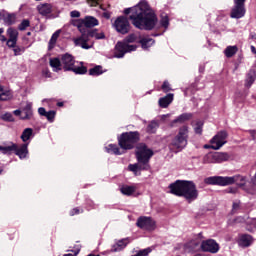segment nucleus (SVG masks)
Here are the masks:
<instances>
[{"mask_svg":"<svg viewBox=\"0 0 256 256\" xmlns=\"http://www.w3.org/2000/svg\"><path fill=\"white\" fill-rule=\"evenodd\" d=\"M125 15H129L132 24L137 29H145L146 31H151L157 24V16L155 12L152 11L149 4L145 1L140 2L133 8H127L124 10Z\"/></svg>","mask_w":256,"mask_h":256,"instance_id":"1","label":"nucleus"},{"mask_svg":"<svg viewBox=\"0 0 256 256\" xmlns=\"http://www.w3.org/2000/svg\"><path fill=\"white\" fill-rule=\"evenodd\" d=\"M170 193L177 197H184L188 203H193L199 198V190L193 181L177 180L169 185Z\"/></svg>","mask_w":256,"mask_h":256,"instance_id":"2","label":"nucleus"},{"mask_svg":"<svg viewBox=\"0 0 256 256\" xmlns=\"http://www.w3.org/2000/svg\"><path fill=\"white\" fill-rule=\"evenodd\" d=\"M204 183L206 185H219L220 187H227V185H233V183H237L238 187L247 186V178L244 176H210L204 179Z\"/></svg>","mask_w":256,"mask_h":256,"instance_id":"3","label":"nucleus"},{"mask_svg":"<svg viewBox=\"0 0 256 256\" xmlns=\"http://www.w3.org/2000/svg\"><path fill=\"white\" fill-rule=\"evenodd\" d=\"M89 37L97 40L105 39V33L97 29L89 30L87 33L82 32L80 37L74 39V43L82 49H91L93 47V42H89Z\"/></svg>","mask_w":256,"mask_h":256,"instance_id":"4","label":"nucleus"},{"mask_svg":"<svg viewBox=\"0 0 256 256\" xmlns=\"http://www.w3.org/2000/svg\"><path fill=\"white\" fill-rule=\"evenodd\" d=\"M136 41L137 34H130L123 40V42H117L115 47V57H117V59H121L122 57H125V53H131V51H135L137 46L129 45V43H136Z\"/></svg>","mask_w":256,"mask_h":256,"instance_id":"5","label":"nucleus"},{"mask_svg":"<svg viewBox=\"0 0 256 256\" xmlns=\"http://www.w3.org/2000/svg\"><path fill=\"white\" fill-rule=\"evenodd\" d=\"M189 139V127L182 126L179 128L178 134L170 143V149L176 151H183L187 147V140Z\"/></svg>","mask_w":256,"mask_h":256,"instance_id":"6","label":"nucleus"},{"mask_svg":"<svg viewBox=\"0 0 256 256\" xmlns=\"http://www.w3.org/2000/svg\"><path fill=\"white\" fill-rule=\"evenodd\" d=\"M61 63L64 71H73L76 75H85L87 73V67L76 66L75 58L69 53L61 55Z\"/></svg>","mask_w":256,"mask_h":256,"instance_id":"7","label":"nucleus"},{"mask_svg":"<svg viewBox=\"0 0 256 256\" xmlns=\"http://www.w3.org/2000/svg\"><path fill=\"white\" fill-rule=\"evenodd\" d=\"M7 35L9 39L6 42L7 47H10L14 51V55H23L25 53V47L17 46V39H19V32L15 28H8Z\"/></svg>","mask_w":256,"mask_h":256,"instance_id":"8","label":"nucleus"},{"mask_svg":"<svg viewBox=\"0 0 256 256\" xmlns=\"http://www.w3.org/2000/svg\"><path fill=\"white\" fill-rule=\"evenodd\" d=\"M137 141H139V132H126L118 139L119 146L125 150L133 149Z\"/></svg>","mask_w":256,"mask_h":256,"instance_id":"9","label":"nucleus"},{"mask_svg":"<svg viewBox=\"0 0 256 256\" xmlns=\"http://www.w3.org/2000/svg\"><path fill=\"white\" fill-rule=\"evenodd\" d=\"M153 157V150L147 147L146 144H138L136 147V158L138 163L149 165L150 159Z\"/></svg>","mask_w":256,"mask_h":256,"instance_id":"10","label":"nucleus"},{"mask_svg":"<svg viewBox=\"0 0 256 256\" xmlns=\"http://www.w3.org/2000/svg\"><path fill=\"white\" fill-rule=\"evenodd\" d=\"M231 156L227 152H214L206 154L203 159L202 163L204 165H209L211 163H223L225 161H229Z\"/></svg>","mask_w":256,"mask_h":256,"instance_id":"11","label":"nucleus"},{"mask_svg":"<svg viewBox=\"0 0 256 256\" xmlns=\"http://www.w3.org/2000/svg\"><path fill=\"white\" fill-rule=\"evenodd\" d=\"M114 29H116L117 33L121 35H127L129 31H131V24H129V19L125 16L118 17L113 23Z\"/></svg>","mask_w":256,"mask_h":256,"instance_id":"12","label":"nucleus"},{"mask_svg":"<svg viewBox=\"0 0 256 256\" xmlns=\"http://www.w3.org/2000/svg\"><path fill=\"white\" fill-rule=\"evenodd\" d=\"M211 143V149H214V151H218V149H221L225 143H227V132L220 131L218 132L210 141Z\"/></svg>","mask_w":256,"mask_h":256,"instance_id":"13","label":"nucleus"},{"mask_svg":"<svg viewBox=\"0 0 256 256\" xmlns=\"http://www.w3.org/2000/svg\"><path fill=\"white\" fill-rule=\"evenodd\" d=\"M136 225L140 229H145L146 231H155L156 228L155 222L151 219V217L147 216L139 217Z\"/></svg>","mask_w":256,"mask_h":256,"instance_id":"14","label":"nucleus"},{"mask_svg":"<svg viewBox=\"0 0 256 256\" xmlns=\"http://www.w3.org/2000/svg\"><path fill=\"white\" fill-rule=\"evenodd\" d=\"M200 246H201L202 250H204L208 253H218L219 252V244L213 239H208V240L202 241Z\"/></svg>","mask_w":256,"mask_h":256,"instance_id":"15","label":"nucleus"},{"mask_svg":"<svg viewBox=\"0 0 256 256\" xmlns=\"http://www.w3.org/2000/svg\"><path fill=\"white\" fill-rule=\"evenodd\" d=\"M245 5L244 4H234V7L231 10L230 17L231 19H241L245 17Z\"/></svg>","mask_w":256,"mask_h":256,"instance_id":"16","label":"nucleus"},{"mask_svg":"<svg viewBox=\"0 0 256 256\" xmlns=\"http://www.w3.org/2000/svg\"><path fill=\"white\" fill-rule=\"evenodd\" d=\"M239 247H251L253 245V237L249 234L241 235L238 239Z\"/></svg>","mask_w":256,"mask_h":256,"instance_id":"17","label":"nucleus"},{"mask_svg":"<svg viewBox=\"0 0 256 256\" xmlns=\"http://www.w3.org/2000/svg\"><path fill=\"white\" fill-rule=\"evenodd\" d=\"M128 169L137 175L138 171H149L151 166L149 164H141L138 162V164H130Z\"/></svg>","mask_w":256,"mask_h":256,"instance_id":"18","label":"nucleus"},{"mask_svg":"<svg viewBox=\"0 0 256 256\" xmlns=\"http://www.w3.org/2000/svg\"><path fill=\"white\" fill-rule=\"evenodd\" d=\"M33 104L28 102L26 103L25 107L22 109V116L21 119H31L33 117Z\"/></svg>","mask_w":256,"mask_h":256,"instance_id":"19","label":"nucleus"},{"mask_svg":"<svg viewBox=\"0 0 256 256\" xmlns=\"http://www.w3.org/2000/svg\"><path fill=\"white\" fill-rule=\"evenodd\" d=\"M171 103H173V94H167L158 101V104L162 109H167Z\"/></svg>","mask_w":256,"mask_h":256,"instance_id":"20","label":"nucleus"},{"mask_svg":"<svg viewBox=\"0 0 256 256\" xmlns=\"http://www.w3.org/2000/svg\"><path fill=\"white\" fill-rule=\"evenodd\" d=\"M82 23L83 25H85V27H88V28L97 27V25H99V20H97V18L93 16H86L82 20Z\"/></svg>","mask_w":256,"mask_h":256,"instance_id":"21","label":"nucleus"},{"mask_svg":"<svg viewBox=\"0 0 256 256\" xmlns=\"http://www.w3.org/2000/svg\"><path fill=\"white\" fill-rule=\"evenodd\" d=\"M11 99H13V92L0 85V101H9Z\"/></svg>","mask_w":256,"mask_h":256,"instance_id":"22","label":"nucleus"},{"mask_svg":"<svg viewBox=\"0 0 256 256\" xmlns=\"http://www.w3.org/2000/svg\"><path fill=\"white\" fill-rule=\"evenodd\" d=\"M13 151H15L16 155H18V157H20L21 159H25V157H27L29 153V150H27V144H23L19 148L16 145V149H14Z\"/></svg>","mask_w":256,"mask_h":256,"instance_id":"23","label":"nucleus"},{"mask_svg":"<svg viewBox=\"0 0 256 256\" xmlns=\"http://www.w3.org/2000/svg\"><path fill=\"white\" fill-rule=\"evenodd\" d=\"M50 67H52L53 71H56V73H58V71H61V69H63V64L61 62V59L51 58Z\"/></svg>","mask_w":256,"mask_h":256,"instance_id":"24","label":"nucleus"},{"mask_svg":"<svg viewBox=\"0 0 256 256\" xmlns=\"http://www.w3.org/2000/svg\"><path fill=\"white\" fill-rule=\"evenodd\" d=\"M61 36V30H57L52 36L51 39L49 40L48 44V49L51 51V49L55 48V45L57 43V39Z\"/></svg>","mask_w":256,"mask_h":256,"instance_id":"25","label":"nucleus"},{"mask_svg":"<svg viewBox=\"0 0 256 256\" xmlns=\"http://www.w3.org/2000/svg\"><path fill=\"white\" fill-rule=\"evenodd\" d=\"M128 243H129V240H127V239L120 240L117 243V246L112 247V251L114 253H117V251H123V249H125L127 247Z\"/></svg>","mask_w":256,"mask_h":256,"instance_id":"26","label":"nucleus"},{"mask_svg":"<svg viewBox=\"0 0 256 256\" xmlns=\"http://www.w3.org/2000/svg\"><path fill=\"white\" fill-rule=\"evenodd\" d=\"M15 149H17V144H12L10 146H0V153L3 155H11Z\"/></svg>","mask_w":256,"mask_h":256,"instance_id":"27","label":"nucleus"},{"mask_svg":"<svg viewBox=\"0 0 256 256\" xmlns=\"http://www.w3.org/2000/svg\"><path fill=\"white\" fill-rule=\"evenodd\" d=\"M255 78H256L255 70H250L246 78L245 86L251 87L253 83H255Z\"/></svg>","mask_w":256,"mask_h":256,"instance_id":"28","label":"nucleus"},{"mask_svg":"<svg viewBox=\"0 0 256 256\" xmlns=\"http://www.w3.org/2000/svg\"><path fill=\"white\" fill-rule=\"evenodd\" d=\"M37 10L40 13V15H49V13H51V5L49 4L38 5Z\"/></svg>","mask_w":256,"mask_h":256,"instance_id":"29","label":"nucleus"},{"mask_svg":"<svg viewBox=\"0 0 256 256\" xmlns=\"http://www.w3.org/2000/svg\"><path fill=\"white\" fill-rule=\"evenodd\" d=\"M237 51H239V48H237V46H228L224 50V55H226V57L228 58H231L233 57V55L237 54Z\"/></svg>","mask_w":256,"mask_h":256,"instance_id":"30","label":"nucleus"},{"mask_svg":"<svg viewBox=\"0 0 256 256\" xmlns=\"http://www.w3.org/2000/svg\"><path fill=\"white\" fill-rule=\"evenodd\" d=\"M31 137H33V129L32 128L24 129L21 135L22 141L26 143V141H29V139H31Z\"/></svg>","mask_w":256,"mask_h":256,"instance_id":"31","label":"nucleus"},{"mask_svg":"<svg viewBox=\"0 0 256 256\" xmlns=\"http://www.w3.org/2000/svg\"><path fill=\"white\" fill-rule=\"evenodd\" d=\"M135 191H137V187H135V186H123L121 188V193L123 195H127L128 197L133 195V193H135Z\"/></svg>","mask_w":256,"mask_h":256,"instance_id":"32","label":"nucleus"},{"mask_svg":"<svg viewBox=\"0 0 256 256\" xmlns=\"http://www.w3.org/2000/svg\"><path fill=\"white\" fill-rule=\"evenodd\" d=\"M139 43H141L142 49H149V47L155 43V40L152 38H143L139 41Z\"/></svg>","mask_w":256,"mask_h":256,"instance_id":"33","label":"nucleus"},{"mask_svg":"<svg viewBox=\"0 0 256 256\" xmlns=\"http://www.w3.org/2000/svg\"><path fill=\"white\" fill-rule=\"evenodd\" d=\"M191 117V114L184 113L178 116L175 120H173L172 123H185V121H189Z\"/></svg>","mask_w":256,"mask_h":256,"instance_id":"34","label":"nucleus"},{"mask_svg":"<svg viewBox=\"0 0 256 256\" xmlns=\"http://www.w3.org/2000/svg\"><path fill=\"white\" fill-rule=\"evenodd\" d=\"M159 128V123L157 121H151L147 126L148 133H155Z\"/></svg>","mask_w":256,"mask_h":256,"instance_id":"35","label":"nucleus"},{"mask_svg":"<svg viewBox=\"0 0 256 256\" xmlns=\"http://www.w3.org/2000/svg\"><path fill=\"white\" fill-rule=\"evenodd\" d=\"M107 153H113L114 155H121V152L119 151V147L115 144H110L106 147Z\"/></svg>","mask_w":256,"mask_h":256,"instance_id":"36","label":"nucleus"},{"mask_svg":"<svg viewBox=\"0 0 256 256\" xmlns=\"http://www.w3.org/2000/svg\"><path fill=\"white\" fill-rule=\"evenodd\" d=\"M89 75L99 76L103 75V68L101 66H95L89 70Z\"/></svg>","mask_w":256,"mask_h":256,"instance_id":"37","label":"nucleus"},{"mask_svg":"<svg viewBox=\"0 0 256 256\" xmlns=\"http://www.w3.org/2000/svg\"><path fill=\"white\" fill-rule=\"evenodd\" d=\"M152 249L151 248H145L139 251H136V254L132 256H148L149 253H151Z\"/></svg>","mask_w":256,"mask_h":256,"instance_id":"38","label":"nucleus"},{"mask_svg":"<svg viewBox=\"0 0 256 256\" xmlns=\"http://www.w3.org/2000/svg\"><path fill=\"white\" fill-rule=\"evenodd\" d=\"M160 25L161 27H164V29H167V27H169V17L167 15L162 16Z\"/></svg>","mask_w":256,"mask_h":256,"instance_id":"39","label":"nucleus"},{"mask_svg":"<svg viewBox=\"0 0 256 256\" xmlns=\"http://www.w3.org/2000/svg\"><path fill=\"white\" fill-rule=\"evenodd\" d=\"M194 131L197 133V135H201V133H203V122H197L196 126L194 127Z\"/></svg>","mask_w":256,"mask_h":256,"instance_id":"40","label":"nucleus"},{"mask_svg":"<svg viewBox=\"0 0 256 256\" xmlns=\"http://www.w3.org/2000/svg\"><path fill=\"white\" fill-rule=\"evenodd\" d=\"M5 21L8 25H13L15 23V14H6Z\"/></svg>","mask_w":256,"mask_h":256,"instance_id":"41","label":"nucleus"},{"mask_svg":"<svg viewBox=\"0 0 256 256\" xmlns=\"http://www.w3.org/2000/svg\"><path fill=\"white\" fill-rule=\"evenodd\" d=\"M55 115H56V112L54 110H50L48 112H46V118L48 121H50V123H53V120L55 119Z\"/></svg>","mask_w":256,"mask_h":256,"instance_id":"42","label":"nucleus"},{"mask_svg":"<svg viewBox=\"0 0 256 256\" xmlns=\"http://www.w3.org/2000/svg\"><path fill=\"white\" fill-rule=\"evenodd\" d=\"M239 209H241V201L236 200L233 202V205H232V213H237Z\"/></svg>","mask_w":256,"mask_h":256,"instance_id":"43","label":"nucleus"},{"mask_svg":"<svg viewBox=\"0 0 256 256\" xmlns=\"http://www.w3.org/2000/svg\"><path fill=\"white\" fill-rule=\"evenodd\" d=\"M30 22L29 20H23L20 25L18 26L19 31H25V29H27V27H29Z\"/></svg>","mask_w":256,"mask_h":256,"instance_id":"44","label":"nucleus"},{"mask_svg":"<svg viewBox=\"0 0 256 256\" xmlns=\"http://www.w3.org/2000/svg\"><path fill=\"white\" fill-rule=\"evenodd\" d=\"M2 119L4 121H13V114L12 113H5L2 115Z\"/></svg>","mask_w":256,"mask_h":256,"instance_id":"45","label":"nucleus"},{"mask_svg":"<svg viewBox=\"0 0 256 256\" xmlns=\"http://www.w3.org/2000/svg\"><path fill=\"white\" fill-rule=\"evenodd\" d=\"M162 91H164V93H169V91H171V87H169V82L165 81L163 83Z\"/></svg>","mask_w":256,"mask_h":256,"instance_id":"46","label":"nucleus"},{"mask_svg":"<svg viewBox=\"0 0 256 256\" xmlns=\"http://www.w3.org/2000/svg\"><path fill=\"white\" fill-rule=\"evenodd\" d=\"M87 2L90 4V7H97L101 3V0H87Z\"/></svg>","mask_w":256,"mask_h":256,"instance_id":"47","label":"nucleus"},{"mask_svg":"<svg viewBox=\"0 0 256 256\" xmlns=\"http://www.w3.org/2000/svg\"><path fill=\"white\" fill-rule=\"evenodd\" d=\"M4 32L5 30L3 28H0V41H2V43H5V41H7V38L3 36Z\"/></svg>","mask_w":256,"mask_h":256,"instance_id":"48","label":"nucleus"},{"mask_svg":"<svg viewBox=\"0 0 256 256\" xmlns=\"http://www.w3.org/2000/svg\"><path fill=\"white\" fill-rule=\"evenodd\" d=\"M38 113H39V115H41L42 117H45V116L47 115V110H45V108H43V107H40V108L38 109Z\"/></svg>","mask_w":256,"mask_h":256,"instance_id":"49","label":"nucleus"},{"mask_svg":"<svg viewBox=\"0 0 256 256\" xmlns=\"http://www.w3.org/2000/svg\"><path fill=\"white\" fill-rule=\"evenodd\" d=\"M70 16L73 18L81 17V13L77 10L70 12Z\"/></svg>","mask_w":256,"mask_h":256,"instance_id":"50","label":"nucleus"},{"mask_svg":"<svg viewBox=\"0 0 256 256\" xmlns=\"http://www.w3.org/2000/svg\"><path fill=\"white\" fill-rule=\"evenodd\" d=\"M79 251H81V249L77 248V249L74 251V254H65L64 256H77V255H79Z\"/></svg>","mask_w":256,"mask_h":256,"instance_id":"51","label":"nucleus"},{"mask_svg":"<svg viewBox=\"0 0 256 256\" xmlns=\"http://www.w3.org/2000/svg\"><path fill=\"white\" fill-rule=\"evenodd\" d=\"M78 213H79V208H75V209H73V210H71L70 211V215H78Z\"/></svg>","mask_w":256,"mask_h":256,"instance_id":"52","label":"nucleus"},{"mask_svg":"<svg viewBox=\"0 0 256 256\" xmlns=\"http://www.w3.org/2000/svg\"><path fill=\"white\" fill-rule=\"evenodd\" d=\"M246 0H234V4L245 5Z\"/></svg>","mask_w":256,"mask_h":256,"instance_id":"53","label":"nucleus"},{"mask_svg":"<svg viewBox=\"0 0 256 256\" xmlns=\"http://www.w3.org/2000/svg\"><path fill=\"white\" fill-rule=\"evenodd\" d=\"M14 115H16V116H19V115H20V117H23V111H21V110H15V111H14Z\"/></svg>","mask_w":256,"mask_h":256,"instance_id":"54","label":"nucleus"},{"mask_svg":"<svg viewBox=\"0 0 256 256\" xmlns=\"http://www.w3.org/2000/svg\"><path fill=\"white\" fill-rule=\"evenodd\" d=\"M249 133H250L252 139H256V130H250Z\"/></svg>","mask_w":256,"mask_h":256,"instance_id":"55","label":"nucleus"},{"mask_svg":"<svg viewBox=\"0 0 256 256\" xmlns=\"http://www.w3.org/2000/svg\"><path fill=\"white\" fill-rule=\"evenodd\" d=\"M227 193H237V188H228Z\"/></svg>","mask_w":256,"mask_h":256,"instance_id":"56","label":"nucleus"},{"mask_svg":"<svg viewBox=\"0 0 256 256\" xmlns=\"http://www.w3.org/2000/svg\"><path fill=\"white\" fill-rule=\"evenodd\" d=\"M250 39L256 40L255 32L250 33Z\"/></svg>","mask_w":256,"mask_h":256,"instance_id":"57","label":"nucleus"},{"mask_svg":"<svg viewBox=\"0 0 256 256\" xmlns=\"http://www.w3.org/2000/svg\"><path fill=\"white\" fill-rule=\"evenodd\" d=\"M44 75H45V77H51V73L47 70L44 71Z\"/></svg>","mask_w":256,"mask_h":256,"instance_id":"58","label":"nucleus"},{"mask_svg":"<svg viewBox=\"0 0 256 256\" xmlns=\"http://www.w3.org/2000/svg\"><path fill=\"white\" fill-rule=\"evenodd\" d=\"M251 51H252V53H254V55H256V49H255V46H251Z\"/></svg>","mask_w":256,"mask_h":256,"instance_id":"59","label":"nucleus"},{"mask_svg":"<svg viewBox=\"0 0 256 256\" xmlns=\"http://www.w3.org/2000/svg\"><path fill=\"white\" fill-rule=\"evenodd\" d=\"M104 17H105L106 19H110L111 15H109V13H104Z\"/></svg>","mask_w":256,"mask_h":256,"instance_id":"60","label":"nucleus"},{"mask_svg":"<svg viewBox=\"0 0 256 256\" xmlns=\"http://www.w3.org/2000/svg\"><path fill=\"white\" fill-rule=\"evenodd\" d=\"M192 245H196V246H199V242H192Z\"/></svg>","mask_w":256,"mask_h":256,"instance_id":"61","label":"nucleus"},{"mask_svg":"<svg viewBox=\"0 0 256 256\" xmlns=\"http://www.w3.org/2000/svg\"><path fill=\"white\" fill-rule=\"evenodd\" d=\"M252 223L255 225V227H256V218H254L253 220H252Z\"/></svg>","mask_w":256,"mask_h":256,"instance_id":"62","label":"nucleus"},{"mask_svg":"<svg viewBox=\"0 0 256 256\" xmlns=\"http://www.w3.org/2000/svg\"><path fill=\"white\" fill-rule=\"evenodd\" d=\"M58 107H63V102H59Z\"/></svg>","mask_w":256,"mask_h":256,"instance_id":"63","label":"nucleus"},{"mask_svg":"<svg viewBox=\"0 0 256 256\" xmlns=\"http://www.w3.org/2000/svg\"><path fill=\"white\" fill-rule=\"evenodd\" d=\"M88 256H99V255H95V254H89Z\"/></svg>","mask_w":256,"mask_h":256,"instance_id":"64","label":"nucleus"}]
</instances>
